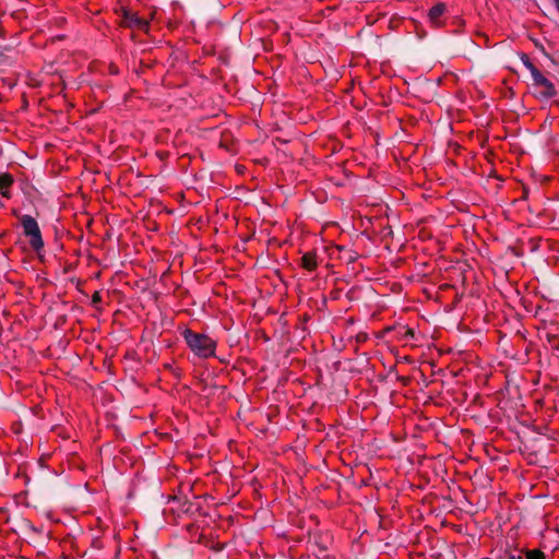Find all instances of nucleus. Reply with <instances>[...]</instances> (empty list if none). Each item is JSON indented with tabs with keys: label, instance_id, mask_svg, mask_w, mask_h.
<instances>
[{
	"label": "nucleus",
	"instance_id": "obj_1",
	"mask_svg": "<svg viewBox=\"0 0 559 559\" xmlns=\"http://www.w3.org/2000/svg\"><path fill=\"white\" fill-rule=\"evenodd\" d=\"M185 340L190 349L198 356L207 358L214 355L215 342L204 334H198L190 330L185 331Z\"/></svg>",
	"mask_w": 559,
	"mask_h": 559
},
{
	"label": "nucleus",
	"instance_id": "obj_2",
	"mask_svg": "<svg viewBox=\"0 0 559 559\" xmlns=\"http://www.w3.org/2000/svg\"><path fill=\"white\" fill-rule=\"evenodd\" d=\"M20 223L24 235L29 238L31 247L35 251H39L44 247V241L36 219L31 215L24 214L20 216Z\"/></svg>",
	"mask_w": 559,
	"mask_h": 559
},
{
	"label": "nucleus",
	"instance_id": "obj_3",
	"mask_svg": "<svg viewBox=\"0 0 559 559\" xmlns=\"http://www.w3.org/2000/svg\"><path fill=\"white\" fill-rule=\"evenodd\" d=\"M533 82L536 86H540L544 90L540 92V96L543 98L549 99L556 97L558 92L555 85L546 78L540 71H537L532 76Z\"/></svg>",
	"mask_w": 559,
	"mask_h": 559
},
{
	"label": "nucleus",
	"instance_id": "obj_4",
	"mask_svg": "<svg viewBox=\"0 0 559 559\" xmlns=\"http://www.w3.org/2000/svg\"><path fill=\"white\" fill-rule=\"evenodd\" d=\"M369 360L362 355H358L355 359L352 358V374L357 372L361 373L368 367Z\"/></svg>",
	"mask_w": 559,
	"mask_h": 559
},
{
	"label": "nucleus",
	"instance_id": "obj_5",
	"mask_svg": "<svg viewBox=\"0 0 559 559\" xmlns=\"http://www.w3.org/2000/svg\"><path fill=\"white\" fill-rule=\"evenodd\" d=\"M444 11L445 5L443 3L433 5L428 13L429 20L436 25L439 24V19L444 13Z\"/></svg>",
	"mask_w": 559,
	"mask_h": 559
},
{
	"label": "nucleus",
	"instance_id": "obj_6",
	"mask_svg": "<svg viewBox=\"0 0 559 559\" xmlns=\"http://www.w3.org/2000/svg\"><path fill=\"white\" fill-rule=\"evenodd\" d=\"M124 19L130 25H135L138 27H145L147 23L142 19L138 17L134 13L130 11H124Z\"/></svg>",
	"mask_w": 559,
	"mask_h": 559
},
{
	"label": "nucleus",
	"instance_id": "obj_7",
	"mask_svg": "<svg viewBox=\"0 0 559 559\" xmlns=\"http://www.w3.org/2000/svg\"><path fill=\"white\" fill-rule=\"evenodd\" d=\"M13 182V177H0V193L9 198V189Z\"/></svg>",
	"mask_w": 559,
	"mask_h": 559
},
{
	"label": "nucleus",
	"instance_id": "obj_8",
	"mask_svg": "<svg viewBox=\"0 0 559 559\" xmlns=\"http://www.w3.org/2000/svg\"><path fill=\"white\" fill-rule=\"evenodd\" d=\"M302 265L305 269L312 271L317 266V260L311 254H305L302 257Z\"/></svg>",
	"mask_w": 559,
	"mask_h": 559
},
{
	"label": "nucleus",
	"instance_id": "obj_9",
	"mask_svg": "<svg viewBox=\"0 0 559 559\" xmlns=\"http://www.w3.org/2000/svg\"><path fill=\"white\" fill-rule=\"evenodd\" d=\"M521 61L523 62L524 67L531 72V75L533 76L534 73L539 71L530 60L528 56L525 53L521 55Z\"/></svg>",
	"mask_w": 559,
	"mask_h": 559
},
{
	"label": "nucleus",
	"instance_id": "obj_10",
	"mask_svg": "<svg viewBox=\"0 0 559 559\" xmlns=\"http://www.w3.org/2000/svg\"><path fill=\"white\" fill-rule=\"evenodd\" d=\"M526 559H545V554L538 549L528 550Z\"/></svg>",
	"mask_w": 559,
	"mask_h": 559
},
{
	"label": "nucleus",
	"instance_id": "obj_11",
	"mask_svg": "<svg viewBox=\"0 0 559 559\" xmlns=\"http://www.w3.org/2000/svg\"><path fill=\"white\" fill-rule=\"evenodd\" d=\"M366 340H367V334H365V333H359V334H357V336H356V341H357L358 343L365 342Z\"/></svg>",
	"mask_w": 559,
	"mask_h": 559
},
{
	"label": "nucleus",
	"instance_id": "obj_12",
	"mask_svg": "<svg viewBox=\"0 0 559 559\" xmlns=\"http://www.w3.org/2000/svg\"><path fill=\"white\" fill-rule=\"evenodd\" d=\"M557 11L559 12V0H552Z\"/></svg>",
	"mask_w": 559,
	"mask_h": 559
},
{
	"label": "nucleus",
	"instance_id": "obj_13",
	"mask_svg": "<svg viewBox=\"0 0 559 559\" xmlns=\"http://www.w3.org/2000/svg\"><path fill=\"white\" fill-rule=\"evenodd\" d=\"M523 190H524V197H526L527 195V189H526V187L524 185H523Z\"/></svg>",
	"mask_w": 559,
	"mask_h": 559
},
{
	"label": "nucleus",
	"instance_id": "obj_14",
	"mask_svg": "<svg viewBox=\"0 0 559 559\" xmlns=\"http://www.w3.org/2000/svg\"><path fill=\"white\" fill-rule=\"evenodd\" d=\"M350 84H352V93L354 92V81L352 80L350 81Z\"/></svg>",
	"mask_w": 559,
	"mask_h": 559
},
{
	"label": "nucleus",
	"instance_id": "obj_15",
	"mask_svg": "<svg viewBox=\"0 0 559 559\" xmlns=\"http://www.w3.org/2000/svg\"><path fill=\"white\" fill-rule=\"evenodd\" d=\"M509 559H516L514 556H511Z\"/></svg>",
	"mask_w": 559,
	"mask_h": 559
},
{
	"label": "nucleus",
	"instance_id": "obj_16",
	"mask_svg": "<svg viewBox=\"0 0 559 559\" xmlns=\"http://www.w3.org/2000/svg\"><path fill=\"white\" fill-rule=\"evenodd\" d=\"M558 348H559V346H558Z\"/></svg>",
	"mask_w": 559,
	"mask_h": 559
}]
</instances>
